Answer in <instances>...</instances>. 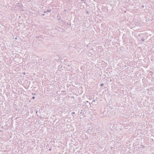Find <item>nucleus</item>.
<instances>
[{"instance_id":"obj_1","label":"nucleus","mask_w":154,"mask_h":154,"mask_svg":"<svg viewBox=\"0 0 154 154\" xmlns=\"http://www.w3.org/2000/svg\"><path fill=\"white\" fill-rule=\"evenodd\" d=\"M128 142L126 143V148L128 149H128L131 150L132 146V143L130 141H128Z\"/></svg>"},{"instance_id":"obj_2","label":"nucleus","mask_w":154,"mask_h":154,"mask_svg":"<svg viewBox=\"0 0 154 154\" xmlns=\"http://www.w3.org/2000/svg\"><path fill=\"white\" fill-rule=\"evenodd\" d=\"M126 79H129L128 80V82L129 81L131 82V81H133L132 78L131 76H129L128 75H127L126 76Z\"/></svg>"},{"instance_id":"obj_3","label":"nucleus","mask_w":154,"mask_h":154,"mask_svg":"<svg viewBox=\"0 0 154 154\" xmlns=\"http://www.w3.org/2000/svg\"><path fill=\"white\" fill-rule=\"evenodd\" d=\"M126 131L128 132L129 133H131L132 131V129L130 128H126Z\"/></svg>"},{"instance_id":"obj_4","label":"nucleus","mask_w":154,"mask_h":154,"mask_svg":"<svg viewBox=\"0 0 154 154\" xmlns=\"http://www.w3.org/2000/svg\"><path fill=\"white\" fill-rule=\"evenodd\" d=\"M127 3L128 4H130L131 3V2L130 0H126V3ZM127 4L126 3V5Z\"/></svg>"},{"instance_id":"obj_5","label":"nucleus","mask_w":154,"mask_h":154,"mask_svg":"<svg viewBox=\"0 0 154 154\" xmlns=\"http://www.w3.org/2000/svg\"><path fill=\"white\" fill-rule=\"evenodd\" d=\"M18 6L20 8H21L22 7V5L21 4H19V5H18Z\"/></svg>"},{"instance_id":"obj_6","label":"nucleus","mask_w":154,"mask_h":154,"mask_svg":"<svg viewBox=\"0 0 154 154\" xmlns=\"http://www.w3.org/2000/svg\"><path fill=\"white\" fill-rule=\"evenodd\" d=\"M141 41L143 42H144V41H145V39L143 38H141Z\"/></svg>"},{"instance_id":"obj_7","label":"nucleus","mask_w":154,"mask_h":154,"mask_svg":"<svg viewBox=\"0 0 154 154\" xmlns=\"http://www.w3.org/2000/svg\"><path fill=\"white\" fill-rule=\"evenodd\" d=\"M51 10H47V12H51Z\"/></svg>"},{"instance_id":"obj_8","label":"nucleus","mask_w":154,"mask_h":154,"mask_svg":"<svg viewBox=\"0 0 154 154\" xmlns=\"http://www.w3.org/2000/svg\"><path fill=\"white\" fill-rule=\"evenodd\" d=\"M103 83H102V84H101L100 85V86H103Z\"/></svg>"},{"instance_id":"obj_9","label":"nucleus","mask_w":154,"mask_h":154,"mask_svg":"<svg viewBox=\"0 0 154 154\" xmlns=\"http://www.w3.org/2000/svg\"><path fill=\"white\" fill-rule=\"evenodd\" d=\"M130 67H129V68H130ZM129 68V67H128L127 68H126V70H128Z\"/></svg>"},{"instance_id":"obj_10","label":"nucleus","mask_w":154,"mask_h":154,"mask_svg":"<svg viewBox=\"0 0 154 154\" xmlns=\"http://www.w3.org/2000/svg\"><path fill=\"white\" fill-rule=\"evenodd\" d=\"M35 97H32V99H35Z\"/></svg>"},{"instance_id":"obj_11","label":"nucleus","mask_w":154,"mask_h":154,"mask_svg":"<svg viewBox=\"0 0 154 154\" xmlns=\"http://www.w3.org/2000/svg\"><path fill=\"white\" fill-rule=\"evenodd\" d=\"M75 113V112H72V114H74Z\"/></svg>"},{"instance_id":"obj_12","label":"nucleus","mask_w":154,"mask_h":154,"mask_svg":"<svg viewBox=\"0 0 154 154\" xmlns=\"http://www.w3.org/2000/svg\"><path fill=\"white\" fill-rule=\"evenodd\" d=\"M46 12H47V11H44V13H45Z\"/></svg>"},{"instance_id":"obj_13","label":"nucleus","mask_w":154,"mask_h":154,"mask_svg":"<svg viewBox=\"0 0 154 154\" xmlns=\"http://www.w3.org/2000/svg\"><path fill=\"white\" fill-rule=\"evenodd\" d=\"M142 6V8H143V7H144L143 5V6Z\"/></svg>"},{"instance_id":"obj_14","label":"nucleus","mask_w":154,"mask_h":154,"mask_svg":"<svg viewBox=\"0 0 154 154\" xmlns=\"http://www.w3.org/2000/svg\"><path fill=\"white\" fill-rule=\"evenodd\" d=\"M44 15H45V14H42V15H43V16H44Z\"/></svg>"},{"instance_id":"obj_15","label":"nucleus","mask_w":154,"mask_h":154,"mask_svg":"<svg viewBox=\"0 0 154 154\" xmlns=\"http://www.w3.org/2000/svg\"><path fill=\"white\" fill-rule=\"evenodd\" d=\"M51 150V149H49L50 150Z\"/></svg>"},{"instance_id":"obj_16","label":"nucleus","mask_w":154,"mask_h":154,"mask_svg":"<svg viewBox=\"0 0 154 154\" xmlns=\"http://www.w3.org/2000/svg\"><path fill=\"white\" fill-rule=\"evenodd\" d=\"M127 150V149H126V151Z\"/></svg>"}]
</instances>
